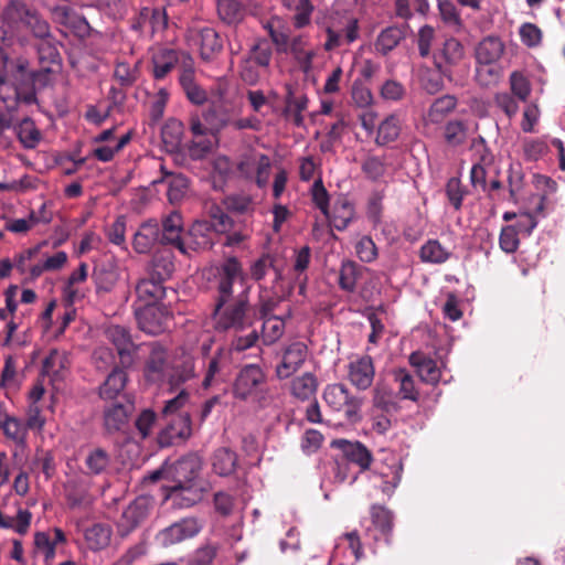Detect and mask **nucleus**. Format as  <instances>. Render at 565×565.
I'll list each match as a JSON object with an SVG mask.
<instances>
[{
    "instance_id": "f257e3e1",
    "label": "nucleus",
    "mask_w": 565,
    "mask_h": 565,
    "mask_svg": "<svg viewBox=\"0 0 565 565\" xmlns=\"http://www.w3.org/2000/svg\"><path fill=\"white\" fill-rule=\"evenodd\" d=\"M244 279L243 266L237 257H227L218 269L212 318L220 332H242L255 322L249 301V288L234 296L235 280Z\"/></svg>"
},
{
    "instance_id": "f03ea898",
    "label": "nucleus",
    "mask_w": 565,
    "mask_h": 565,
    "mask_svg": "<svg viewBox=\"0 0 565 565\" xmlns=\"http://www.w3.org/2000/svg\"><path fill=\"white\" fill-rule=\"evenodd\" d=\"M201 470V461L195 455H188L166 469L173 484L168 487V498H172L181 507H191L201 500V491L195 488L194 480Z\"/></svg>"
},
{
    "instance_id": "7ed1b4c3",
    "label": "nucleus",
    "mask_w": 565,
    "mask_h": 565,
    "mask_svg": "<svg viewBox=\"0 0 565 565\" xmlns=\"http://www.w3.org/2000/svg\"><path fill=\"white\" fill-rule=\"evenodd\" d=\"M2 15L9 25L21 23L39 40L52 35L49 22L35 9L22 1L11 0Z\"/></svg>"
},
{
    "instance_id": "20e7f679",
    "label": "nucleus",
    "mask_w": 565,
    "mask_h": 565,
    "mask_svg": "<svg viewBox=\"0 0 565 565\" xmlns=\"http://www.w3.org/2000/svg\"><path fill=\"white\" fill-rule=\"evenodd\" d=\"M135 317L139 329L151 335L164 332L171 318L168 308L163 305L147 303L138 306L137 302L135 303Z\"/></svg>"
},
{
    "instance_id": "39448f33",
    "label": "nucleus",
    "mask_w": 565,
    "mask_h": 565,
    "mask_svg": "<svg viewBox=\"0 0 565 565\" xmlns=\"http://www.w3.org/2000/svg\"><path fill=\"white\" fill-rule=\"evenodd\" d=\"M322 397L329 407L335 412H343L348 419H354L361 409L362 399L352 395L341 383L328 384Z\"/></svg>"
},
{
    "instance_id": "423d86ee",
    "label": "nucleus",
    "mask_w": 565,
    "mask_h": 565,
    "mask_svg": "<svg viewBox=\"0 0 565 565\" xmlns=\"http://www.w3.org/2000/svg\"><path fill=\"white\" fill-rule=\"evenodd\" d=\"M266 383V374L257 364H246L237 373L233 384L235 398L246 401L262 392Z\"/></svg>"
},
{
    "instance_id": "0eeeda50",
    "label": "nucleus",
    "mask_w": 565,
    "mask_h": 565,
    "mask_svg": "<svg viewBox=\"0 0 565 565\" xmlns=\"http://www.w3.org/2000/svg\"><path fill=\"white\" fill-rule=\"evenodd\" d=\"M308 354V347L302 341H294L285 345L280 352V361L275 367L276 377L282 381L294 376L307 361Z\"/></svg>"
},
{
    "instance_id": "6e6552de",
    "label": "nucleus",
    "mask_w": 565,
    "mask_h": 565,
    "mask_svg": "<svg viewBox=\"0 0 565 565\" xmlns=\"http://www.w3.org/2000/svg\"><path fill=\"white\" fill-rule=\"evenodd\" d=\"M179 84L188 100L193 105L201 106L207 102V92L198 83L195 77L194 61L186 53L182 54Z\"/></svg>"
},
{
    "instance_id": "1a4fd4ad",
    "label": "nucleus",
    "mask_w": 565,
    "mask_h": 565,
    "mask_svg": "<svg viewBox=\"0 0 565 565\" xmlns=\"http://www.w3.org/2000/svg\"><path fill=\"white\" fill-rule=\"evenodd\" d=\"M465 58V47L456 38L445 40L443 46L433 53L434 65L448 79H452V70Z\"/></svg>"
},
{
    "instance_id": "9d476101",
    "label": "nucleus",
    "mask_w": 565,
    "mask_h": 565,
    "mask_svg": "<svg viewBox=\"0 0 565 565\" xmlns=\"http://www.w3.org/2000/svg\"><path fill=\"white\" fill-rule=\"evenodd\" d=\"M204 366L203 388L207 390L225 383L228 376L230 353L224 348H217L206 358Z\"/></svg>"
},
{
    "instance_id": "9b49d317",
    "label": "nucleus",
    "mask_w": 565,
    "mask_h": 565,
    "mask_svg": "<svg viewBox=\"0 0 565 565\" xmlns=\"http://www.w3.org/2000/svg\"><path fill=\"white\" fill-rule=\"evenodd\" d=\"M200 531L201 525L198 519L184 518L160 531L157 535V540L162 546L168 547L194 537Z\"/></svg>"
},
{
    "instance_id": "f8f14e48",
    "label": "nucleus",
    "mask_w": 565,
    "mask_h": 565,
    "mask_svg": "<svg viewBox=\"0 0 565 565\" xmlns=\"http://www.w3.org/2000/svg\"><path fill=\"white\" fill-rule=\"evenodd\" d=\"M167 425L159 435V443L168 447L182 443L192 435V423L189 413H179L173 417L166 418Z\"/></svg>"
},
{
    "instance_id": "ddd939ff",
    "label": "nucleus",
    "mask_w": 565,
    "mask_h": 565,
    "mask_svg": "<svg viewBox=\"0 0 565 565\" xmlns=\"http://www.w3.org/2000/svg\"><path fill=\"white\" fill-rule=\"evenodd\" d=\"M183 223L179 213L172 212L162 220L160 245L172 246L181 254L188 255L185 236H182Z\"/></svg>"
},
{
    "instance_id": "4468645a",
    "label": "nucleus",
    "mask_w": 565,
    "mask_h": 565,
    "mask_svg": "<svg viewBox=\"0 0 565 565\" xmlns=\"http://www.w3.org/2000/svg\"><path fill=\"white\" fill-rule=\"evenodd\" d=\"M134 405L130 402L113 403L105 406L103 411L104 429L108 435L125 431L128 427L129 417L132 414Z\"/></svg>"
},
{
    "instance_id": "2eb2a0df",
    "label": "nucleus",
    "mask_w": 565,
    "mask_h": 565,
    "mask_svg": "<svg viewBox=\"0 0 565 565\" xmlns=\"http://www.w3.org/2000/svg\"><path fill=\"white\" fill-rule=\"evenodd\" d=\"M375 376V367L370 355H362L348 364V380L360 391L370 388Z\"/></svg>"
},
{
    "instance_id": "dca6fc26",
    "label": "nucleus",
    "mask_w": 565,
    "mask_h": 565,
    "mask_svg": "<svg viewBox=\"0 0 565 565\" xmlns=\"http://www.w3.org/2000/svg\"><path fill=\"white\" fill-rule=\"evenodd\" d=\"M106 337L116 347L120 365L122 367L131 366L137 348L129 330L122 326H110L106 330Z\"/></svg>"
},
{
    "instance_id": "f3484780",
    "label": "nucleus",
    "mask_w": 565,
    "mask_h": 565,
    "mask_svg": "<svg viewBox=\"0 0 565 565\" xmlns=\"http://www.w3.org/2000/svg\"><path fill=\"white\" fill-rule=\"evenodd\" d=\"M215 232L210 221H195L185 235L188 255L190 250H205L214 245Z\"/></svg>"
},
{
    "instance_id": "a211bd4d",
    "label": "nucleus",
    "mask_w": 565,
    "mask_h": 565,
    "mask_svg": "<svg viewBox=\"0 0 565 565\" xmlns=\"http://www.w3.org/2000/svg\"><path fill=\"white\" fill-rule=\"evenodd\" d=\"M192 39L200 49L203 61H213L223 50V41L213 28H202L193 31Z\"/></svg>"
},
{
    "instance_id": "6ab92c4d",
    "label": "nucleus",
    "mask_w": 565,
    "mask_h": 565,
    "mask_svg": "<svg viewBox=\"0 0 565 565\" xmlns=\"http://www.w3.org/2000/svg\"><path fill=\"white\" fill-rule=\"evenodd\" d=\"M119 278L117 266L110 260L95 263L92 280L97 295L108 294L116 286Z\"/></svg>"
},
{
    "instance_id": "aec40b11",
    "label": "nucleus",
    "mask_w": 565,
    "mask_h": 565,
    "mask_svg": "<svg viewBox=\"0 0 565 565\" xmlns=\"http://www.w3.org/2000/svg\"><path fill=\"white\" fill-rule=\"evenodd\" d=\"M36 44V52L41 71L52 73L62 66V56L57 49V42L52 35L46 36Z\"/></svg>"
},
{
    "instance_id": "412c9836",
    "label": "nucleus",
    "mask_w": 565,
    "mask_h": 565,
    "mask_svg": "<svg viewBox=\"0 0 565 565\" xmlns=\"http://www.w3.org/2000/svg\"><path fill=\"white\" fill-rule=\"evenodd\" d=\"M334 445L341 449L343 460L348 463H355L361 471H366L370 468L373 455L362 443L340 439Z\"/></svg>"
},
{
    "instance_id": "4be33fe9",
    "label": "nucleus",
    "mask_w": 565,
    "mask_h": 565,
    "mask_svg": "<svg viewBox=\"0 0 565 565\" xmlns=\"http://www.w3.org/2000/svg\"><path fill=\"white\" fill-rule=\"evenodd\" d=\"M167 370V353L158 342L150 343V354L145 365L147 382L158 384L164 380Z\"/></svg>"
},
{
    "instance_id": "5701e85b",
    "label": "nucleus",
    "mask_w": 565,
    "mask_h": 565,
    "mask_svg": "<svg viewBox=\"0 0 565 565\" xmlns=\"http://www.w3.org/2000/svg\"><path fill=\"white\" fill-rule=\"evenodd\" d=\"M285 89V108L282 115L286 118L291 117L294 124L300 127L303 125L302 111L307 109L309 99L306 94L297 92L291 84H286Z\"/></svg>"
},
{
    "instance_id": "b1692460",
    "label": "nucleus",
    "mask_w": 565,
    "mask_h": 565,
    "mask_svg": "<svg viewBox=\"0 0 565 565\" xmlns=\"http://www.w3.org/2000/svg\"><path fill=\"white\" fill-rule=\"evenodd\" d=\"M409 364L417 371L420 380L429 385H437L441 377V371L437 362L420 351L413 352L409 355Z\"/></svg>"
},
{
    "instance_id": "393cba45",
    "label": "nucleus",
    "mask_w": 565,
    "mask_h": 565,
    "mask_svg": "<svg viewBox=\"0 0 565 565\" xmlns=\"http://www.w3.org/2000/svg\"><path fill=\"white\" fill-rule=\"evenodd\" d=\"M157 243L160 244V225L156 220H148L139 226L134 235V249L139 254H146Z\"/></svg>"
},
{
    "instance_id": "a878e982",
    "label": "nucleus",
    "mask_w": 565,
    "mask_h": 565,
    "mask_svg": "<svg viewBox=\"0 0 565 565\" xmlns=\"http://www.w3.org/2000/svg\"><path fill=\"white\" fill-rule=\"evenodd\" d=\"M126 367L115 366L98 387V395L102 399L111 401L117 398L125 390L128 375Z\"/></svg>"
},
{
    "instance_id": "bb28decb",
    "label": "nucleus",
    "mask_w": 565,
    "mask_h": 565,
    "mask_svg": "<svg viewBox=\"0 0 565 565\" xmlns=\"http://www.w3.org/2000/svg\"><path fill=\"white\" fill-rule=\"evenodd\" d=\"M505 45L497 35L483 38L476 47V60L479 64L491 65L503 55Z\"/></svg>"
},
{
    "instance_id": "cd10ccee",
    "label": "nucleus",
    "mask_w": 565,
    "mask_h": 565,
    "mask_svg": "<svg viewBox=\"0 0 565 565\" xmlns=\"http://www.w3.org/2000/svg\"><path fill=\"white\" fill-rule=\"evenodd\" d=\"M137 302L142 305L157 303L164 298L166 288L163 281L149 275L148 278L141 279L136 286Z\"/></svg>"
},
{
    "instance_id": "c85d7f7f",
    "label": "nucleus",
    "mask_w": 565,
    "mask_h": 565,
    "mask_svg": "<svg viewBox=\"0 0 565 565\" xmlns=\"http://www.w3.org/2000/svg\"><path fill=\"white\" fill-rule=\"evenodd\" d=\"M180 53L172 49H161L152 56L153 77L163 79L179 63Z\"/></svg>"
},
{
    "instance_id": "c756f323",
    "label": "nucleus",
    "mask_w": 565,
    "mask_h": 565,
    "mask_svg": "<svg viewBox=\"0 0 565 565\" xmlns=\"http://www.w3.org/2000/svg\"><path fill=\"white\" fill-rule=\"evenodd\" d=\"M317 390L318 380L311 372L296 376L290 382V394L300 401H309L316 395Z\"/></svg>"
},
{
    "instance_id": "7c9ffc66",
    "label": "nucleus",
    "mask_w": 565,
    "mask_h": 565,
    "mask_svg": "<svg viewBox=\"0 0 565 565\" xmlns=\"http://www.w3.org/2000/svg\"><path fill=\"white\" fill-rule=\"evenodd\" d=\"M354 206L345 198L334 202L332 213L327 216L331 225L338 231H344L354 217Z\"/></svg>"
},
{
    "instance_id": "2f4dec72",
    "label": "nucleus",
    "mask_w": 565,
    "mask_h": 565,
    "mask_svg": "<svg viewBox=\"0 0 565 565\" xmlns=\"http://www.w3.org/2000/svg\"><path fill=\"white\" fill-rule=\"evenodd\" d=\"M373 404L376 408L387 414H395L401 408L396 393L381 382L374 387Z\"/></svg>"
},
{
    "instance_id": "473e14b6",
    "label": "nucleus",
    "mask_w": 565,
    "mask_h": 565,
    "mask_svg": "<svg viewBox=\"0 0 565 565\" xmlns=\"http://www.w3.org/2000/svg\"><path fill=\"white\" fill-rule=\"evenodd\" d=\"M405 38V31L401 26H387L380 32L374 43L376 52L382 55L388 54L393 51L399 42Z\"/></svg>"
},
{
    "instance_id": "72a5a7b5",
    "label": "nucleus",
    "mask_w": 565,
    "mask_h": 565,
    "mask_svg": "<svg viewBox=\"0 0 565 565\" xmlns=\"http://www.w3.org/2000/svg\"><path fill=\"white\" fill-rule=\"evenodd\" d=\"M402 130V121L397 115H390L381 121L377 128L375 143L377 146H386L398 139Z\"/></svg>"
},
{
    "instance_id": "f704fd0d",
    "label": "nucleus",
    "mask_w": 565,
    "mask_h": 565,
    "mask_svg": "<svg viewBox=\"0 0 565 565\" xmlns=\"http://www.w3.org/2000/svg\"><path fill=\"white\" fill-rule=\"evenodd\" d=\"M394 382L398 385L397 397L418 402L419 391L416 387L414 376L406 369H397L393 372Z\"/></svg>"
},
{
    "instance_id": "c9c22d12",
    "label": "nucleus",
    "mask_w": 565,
    "mask_h": 565,
    "mask_svg": "<svg viewBox=\"0 0 565 565\" xmlns=\"http://www.w3.org/2000/svg\"><path fill=\"white\" fill-rule=\"evenodd\" d=\"M237 465V455L228 448H218L212 457V467L215 473L222 477L232 475Z\"/></svg>"
},
{
    "instance_id": "e433bc0d",
    "label": "nucleus",
    "mask_w": 565,
    "mask_h": 565,
    "mask_svg": "<svg viewBox=\"0 0 565 565\" xmlns=\"http://www.w3.org/2000/svg\"><path fill=\"white\" fill-rule=\"evenodd\" d=\"M2 64L4 75L17 81L36 76L35 72L30 71V63L25 57L10 58L8 55H2Z\"/></svg>"
},
{
    "instance_id": "4c0bfd02",
    "label": "nucleus",
    "mask_w": 565,
    "mask_h": 565,
    "mask_svg": "<svg viewBox=\"0 0 565 565\" xmlns=\"http://www.w3.org/2000/svg\"><path fill=\"white\" fill-rule=\"evenodd\" d=\"M111 539V529L107 524L97 523L85 531V541L92 551L107 547Z\"/></svg>"
},
{
    "instance_id": "58836bf2",
    "label": "nucleus",
    "mask_w": 565,
    "mask_h": 565,
    "mask_svg": "<svg viewBox=\"0 0 565 565\" xmlns=\"http://www.w3.org/2000/svg\"><path fill=\"white\" fill-rule=\"evenodd\" d=\"M372 524L385 536V541L390 542V536L394 526L393 513L385 507L373 504L370 509Z\"/></svg>"
},
{
    "instance_id": "ea45409f",
    "label": "nucleus",
    "mask_w": 565,
    "mask_h": 565,
    "mask_svg": "<svg viewBox=\"0 0 565 565\" xmlns=\"http://www.w3.org/2000/svg\"><path fill=\"white\" fill-rule=\"evenodd\" d=\"M52 15L56 23L68 29L82 30L87 25L85 18L67 6H56Z\"/></svg>"
},
{
    "instance_id": "a19ab883",
    "label": "nucleus",
    "mask_w": 565,
    "mask_h": 565,
    "mask_svg": "<svg viewBox=\"0 0 565 565\" xmlns=\"http://www.w3.org/2000/svg\"><path fill=\"white\" fill-rule=\"evenodd\" d=\"M173 271L174 263L171 253L158 252L153 255L150 276L164 282L172 276Z\"/></svg>"
},
{
    "instance_id": "79ce46f5",
    "label": "nucleus",
    "mask_w": 565,
    "mask_h": 565,
    "mask_svg": "<svg viewBox=\"0 0 565 565\" xmlns=\"http://www.w3.org/2000/svg\"><path fill=\"white\" fill-rule=\"evenodd\" d=\"M360 276L361 267L355 262L349 259L342 262L339 271V287L347 292H353Z\"/></svg>"
},
{
    "instance_id": "37998d69",
    "label": "nucleus",
    "mask_w": 565,
    "mask_h": 565,
    "mask_svg": "<svg viewBox=\"0 0 565 565\" xmlns=\"http://www.w3.org/2000/svg\"><path fill=\"white\" fill-rule=\"evenodd\" d=\"M457 106V98L454 95H444L434 100L428 110V119L433 124L441 122Z\"/></svg>"
},
{
    "instance_id": "c03bdc74",
    "label": "nucleus",
    "mask_w": 565,
    "mask_h": 565,
    "mask_svg": "<svg viewBox=\"0 0 565 565\" xmlns=\"http://www.w3.org/2000/svg\"><path fill=\"white\" fill-rule=\"evenodd\" d=\"M262 334L260 339L265 345H270L277 342L285 332V321L278 316H270L269 318L262 319Z\"/></svg>"
},
{
    "instance_id": "a18cd8bd",
    "label": "nucleus",
    "mask_w": 565,
    "mask_h": 565,
    "mask_svg": "<svg viewBox=\"0 0 565 565\" xmlns=\"http://www.w3.org/2000/svg\"><path fill=\"white\" fill-rule=\"evenodd\" d=\"M32 520V513L26 509H19L17 516H6L0 511V527L14 530L20 535L28 533Z\"/></svg>"
},
{
    "instance_id": "49530a36",
    "label": "nucleus",
    "mask_w": 565,
    "mask_h": 565,
    "mask_svg": "<svg viewBox=\"0 0 565 565\" xmlns=\"http://www.w3.org/2000/svg\"><path fill=\"white\" fill-rule=\"evenodd\" d=\"M284 4L296 11L294 15V25L297 29L305 28L310 23V17L313 7L310 0H282Z\"/></svg>"
},
{
    "instance_id": "de8ad7c7",
    "label": "nucleus",
    "mask_w": 565,
    "mask_h": 565,
    "mask_svg": "<svg viewBox=\"0 0 565 565\" xmlns=\"http://www.w3.org/2000/svg\"><path fill=\"white\" fill-rule=\"evenodd\" d=\"M19 140L25 148H35L41 139V134L31 118L22 119L17 127Z\"/></svg>"
},
{
    "instance_id": "09e8293b",
    "label": "nucleus",
    "mask_w": 565,
    "mask_h": 565,
    "mask_svg": "<svg viewBox=\"0 0 565 565\" xmlns=\"http://www.w3.org/2000/svg\"><path fill=\"white\" fill-rule=\"evenodd\" d=\"M273 56L271 43L266 39L258 40L249 50L247 58L262 68H267Z\"/></svg>"
},
{
    "instance_id": "8fccbe9b",
    "label": "nucleus",
    "mask_w": 565,
    "mask_h": 565,
    "mask_svg": "<svg viewBox=\"0 0 565 565\" xmlns=\"http://www.w3.org/2000/svg\"><path fill=\"white\" fill-rule=\"evenodd\" d=\"M445 194L454 210L460 211L463 199L468 194V189L461 183L459 178L452 177L445 185Z\"/></svg>"
},
{
    "instance_id": "3c124183",
    "label": "nucleus",
    "mask_w": 565,
    "mask_h": 565,
    "mask_svg": "<svg viewBox=\"0 0 565 565\" xmlns=\"http://www.w3.org/2000/svg\"><path fill=\"white\" fill-rule=\"evenodd\" d=\"M420 259L424 263L441 264L449 258V253L437 239H429L420 247Z\"/></svg>"
},
{
    "instance_id": "603ef678",
    "label": "nucleus",
    "mask_w": 565,
    "mask_h": 565,
    "mask_svg": "<svg viewBox=\"0 0 565 565\" xmlns=\"http://www.w3.org/2000/svg\"><path fill=\"white\" fill-rule=\"evenodd\" d=\"M385 194L383 191H373L366 202V217L373 225L377 227L382 223Z\"/></svg>"
},
{
    "instance_id": "864d4df0",
    "label": "nucleus",
    "mask_w": 565,
    "mask_h": 565,
    "mask_svg": "<svg viewBox=\"0 0 565 565\" xmlns=\"http://www.w3.org/2000/svg\"><path fill=\"white\" fill-rule=\"evenodd\" d=\"M227 211L237 214H248L254 211L253 198L248 194H231L223 201Z\"/></svg>"
},
{
    "instance_id": "5fc2aeb1",
    "label": "nucleus",
    "mask_w": 565,
    "mask_h": 565,
    "mask_svg": "<svg viewBox=\"0 0 565 565\" xmlns=\"http://www.w3.org/2000/svg\"><path fill=\"white\" fill-rule=\"evenodd\" d=\"M444 137L451 147H458L466 141L467 126L462 120H450L445 126Z\"/></svg>"
},
{
    "instance_id": "6e6d98bb",
    "label": "nucleus",
    "mask_w": 565,
    "mask_h": 565,
    "mask_svg": "<svg viewBox=\"0 0 565 565\" xmlns=\"http://www.w3.org/2000/svg\"><path fill=\"white\" fill-rule=\"evenodd\" d=\"M361 170L371 181H379L386 173L385 158L369 156L361 164Z\"/></svg>"
},
{
    "instance_id": "4d7b16f0",
    "label": "nucleus",
    "mask_w": 565,
    "mask_h": 565,
    "mask_svg": "<svg viewBox=\"0 0 565 565\" xmlns=\"http://www.w3.org/2000/svg\"><path fill=\"white\" fill-rule=\"evenodd\" d=\"M438 10L440 18L445 24L459 30L462 28V20L456 8L450 0H438Z\"/></svg>"
},
{
    "instance_id": "13d9d810",
    "label": "nucleus",
    "mask_w": 565,
    "mask_h": 565,
    "mask_svg": "<svg viewBox=\"0 0 565 565\" xmlns=\"http://www.w3.org/2000/svg\"><path fill=\"white\" fill-rule=\"evenodd\" d=\"M203 119L211 130H221L230 126V113H218L217 104L212 103L207 110L203 113Z\"/></svg>"
},
{
    "instance_id": "bf43d9fd",
    "label": "nucleus",
    "mask_w": 565,
    "mask_h": 565,
    "mask_svg": "<svg viewBox=\"0 0 565 565\" xmlns=\"http://www.w3.org/2000/svg\"><path fill=\"white\" fill-rule=\"evenodd\" d=\"M0 427L9 439H12L19 445H23L25 443V429L22 427L18 418L6 415Z\"/></svg>"
},
{
    "instance_id": "052dcab7",
    "label": "nucleus",
    "mask_w": 565,
    "mask_h": 565,
    "mask_svg": "<svg viewBox=\"0 0 565 565\" xmlns=\"http://www.w3.org/2000/svg\"><path fill=\"white\" fill-rule=\"evenodd\" d=\"M311 263V248L308 245L295 249L292 256L291 274L295 276H308L307 269Z\"/></svg>"
},
{
    "instance_id": "680f3d73",
    "label": "nucleus",
    "mask_w": 565,
    "mask_h": 565,
    "mask_svg": "<svg viewBox=\"0 0 565 565\" xmlns=\"http://www.w3.org/2000/svg\"><path fill=\"white\" fill-rule=\"evenodd\" d=\"M109 461L108 452L103 448H96L88 454L85 463L90 473L99 475L107 468Z\"/></svg>"
},
{
    "instance_id": "e2e57ef3",
    "label": "nucleus",
    "mask_w": 565,
    "mask_h": 565,
    "mask_svg": "<svg viewBox=\"0 0 565 565\" xmlns=\"http://www.w3.org/2000/svg\"><path fill=\"white\" fill-rule=\"evenodd\" d=\"M276 259L273 255L265 253L257 258L249 268L250 278L255 281H260L265 278L267 271L275 268Z\"/></svg>"
},
{
    "instance_id": "0e129e2a",
    "label": "nucleus",
    "mask_w": 565,
    "mask_h": 565,
    "mask_svg": "<svg viewBox=\"0 0 565 565\" xmlns=\"http://www.w3.org/2000/svg\"><path fill=\"white\" fill-rule=\"evenodd\" d=\"M511 92L521 102H526L531 94V86L527 78L520 72L510 75Z\"/></svg>"
},
{
    "instance_id": "69168bd1",
    "label": "nucleus",
    "mask_w": 565,
    "mask_h": 565,
    "mask_svg": "<svg viewBox=\"0 0 565 565\" xmlns=\"http://www.w3.org/2000/svg\"><path fill=\"white\" fill-rule=\"evenodd\" d=\"M218 547L216 544H204L192 554L188 565H211L216 557Z\"/></svg>"
},
{
    "instance_id": "338daca9",
    "label": "nucleus",
    "mask_w": 565,
    "mask_h": 565,
    "mask_svg": "<svg viewBox=\"0 0 565 565\" xmlns=\"http://www.w3.org/2000/svg\"><path fill=\"white\" fill-rule=\"evenodd\" d=\"M355 253L363 263H372L377 258V247L374 241L367 235L362 236L358 241L355 244Z\"/></svg>"
},
{
    "instance_id": "774afa93",
    "label": "nucleus",
    "mask_w": 565,
    "mask_h": 565,
    "mask_svg": "<svg viewBox=\"0 0 565 565\" xmlns=\"http://www.w3.org/2000/svg\"><path fill=\"white\" fill-rule=\"evenodd\" d=\"M189 180L183 174L171 175L168 186V199L171 203L179 202L185 194Z\"/></svg>"
}]
</instances>
